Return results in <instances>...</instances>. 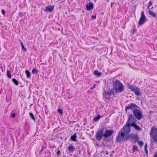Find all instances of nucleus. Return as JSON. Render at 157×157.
I'll return each mask as SVG.
<instances>
[{
	"label": "nucleus",
	"mask_w": 157,
	"mask_h": 157,
	"mask_svg": "<svg viewBox=\"0 0 157 157\" xmlns=\"http://www.w3.org/2000/svg\"><path fill=\"white\" fill-rule=\"evenodd\" d=\"M54 8V6L48 5L46 7L45 9L44 10V11L45 12H49L51 13L52 12Z\"/></svg>",
	"instance_id": "9b49d317"
},
{
	"label": "nucleus",
	"mask_w": 157,
	"mask_h": 157,
	"mask_svg": "<svg viewBox=\"0 0 157 157\" xmlns=\"http://www.w3.org/2000/svg\"><path fill=\"white\" fill-rule=\"evenodd\" d=\"M109 93H110L111 95L113 94V95H114V90H115L113 88V89H112L111 90H110L109 88Z\"/></svg>",
	"instance_id": "c85d7f7f"
},
{
	"label": "nucleus",
	"mask_w": 157,
	"mask_h": 157,
	"mask_svg": "<svg viewBox=\"0 0 157 157\" xmlns=\"http://www.w3.org/2000/svg\"><path fill=\"white\" fill-rule=\"evenodd\" d=\"M94 74L98 77H100L101 75V73L98 71L97 70H95L94 71Z\"/></svg>",
	"instance_id": "aec40b11"
},
{
	"label": "nucleus",
	"mask_w": 157,
	"mask_h": 157,
	"mask_svg": "<svg viewBox=\"0 0 157 157\" xmlns=\"http://www.w3.org/2000/svg\"><path fill=\"white\" fill-rule=\"evenodd\" d=\"M43 148H44V146H42V148H41V150H40V152H41V151H43Z\"/></svg>",
	"instance_id": "a18cd8bd"
},
{
	"label": "nucleus",
	"mask_w": 157,
	"mask_h": 157,
	"mask_svg": "<svg viewBox=\"0 0 157 157\" xmlns=\"http://www.w3.org/2000/svg\"><path fill=\"white\" fill-rule=\"evenodd\" d=\"M153 139L155 142L157 143V134L154 135L153 137Z\"/></svg>",
	"instance_id": "2f4dec72"
},
{
	"label": "nucleus",
	"mask_w": 157,
	"mask_h": 157,
	"mask_svg": "<svg viewBox=\"0 0 157 157\" xmlns=\"http://www.w3.org/2000/svg\"><path fill=\"white\" fill-rule=\"evenodd\" d=\"M94 7V5L92 2L88 3L86 6V10L88 11L92 10Z\"/></svg>",
	"instance_id": "9d476101"
},
{
	"label": "nucleus",
	"mask_w": 157,
	"mask_h": 157,
	"mask_svg": "<svg viewBox=\"0 0 157 157\" xmlns=\"http://www.w3.org/2000/svg\"><path fill=\"white\" fill-rule=\"evenodd\" d=\"M95 87V85H94L92 87H91L90 89H93Z\"/></svg>",
	"instance_id": "c03bdc74"
},
{
	"label": "nucleus",
	"mask_w": 157,
	"mask_h": 157,
	"mask_svg": "<svg viewBox=\"0 0 157 157\" xmlns=\"http://www.w3.org/2000/svg\"><path fill=\"white\" fill-rule=\"evenodd\" d=\"M2 11V13L3 14H5V10H4L2 9V11Z\"/></svg>",
	"instance_id": "58836bf2"
},
{
	"label": "nucleus",
	"mask_w": 157,
	"mask_h": 157,
	"mask_svg": "<svg viewBox=\"0 0 157 157\" xmlns=\"http://www.w3.org/2000/svg\"><path fill=\"white\" fill-rule=\"evenodd\" d=\"M132 112L134 116L138 120H141L143 117V114L141 112L137 109H134Z\"/></svg>",
	"instance_id": "7ed1b4c3"
},
{
	"label": "nucleus",
	"mask_w": 157,
	"mask_h": 157,
	"mask_svg": "<svg viewBox=\"0 0 157 157\" xmlns=\"http://www.w3.org/2000/svg\"><path fill=\"white\" fill-rule=\"evenodd\" d=\"M131 126L133 127L134 128L138 131H140L141 128L140 127L137 125L136 123H131Z\"/></svg>",
	"instance_id": "ddd939ff"
},
{
	"label": "nucleus",
	"mask_w": 157,
	"mask_h": 157,
	"mask_svg": "<svg viewBox=\"0 0 157 157\" xmlns=\"http://www.w3.org/2000/svg\"><path fill=\"white\" fill-rule=\"evenodd\" d=\"M137 142H138V144L140 146V147H141L144 144V143L142 141H139V140H138Z\"/></svg>",
	"instance_id": "c756f323"
},
{
	"label": "nucleus",
	"mask_w": 157,
	"mask_h": 157,
	"mask_svg": "<svg viewBox=\"0 0 157 157\" xmlns=\"http://www.w3.org/2000/svg\"><path fill=\"white\" fill-rule=\"evenodd\" d=\"M106 1H107V2H109V0H106Z\"/></svg>",
	"instance_id": "09e8293b"
},
{
	"label": "nucleus",
	"mask_w": 157,
	"mask_h": 157,
	"mask_svg": "<svg viewBox=\"0 0 157 157\" xmlns=\"http://www.w3.org/2000/svg\"><path fill=\"white\" fill-rule=\"evenodd\" d=\"M107 138L108 137H104L103 138V141L105 142L106 143H109L111 140H113V137H112L111 138Z\"/></svg>",
	"instance_id": "6ab92c4d"
},
{
	"label": "nucleus",
	"mask_w": 157,
	"mask_h": 157,
	"mask_svg": "<svg viewBox=\"0 0 157 157\" xmlns=\"http://www.w3.org/2000/svg\"><path fill=\"white\" fill-rule=\"evenodd\" d=\"M15 113H13L11 115V116L12 118H13L15 117Z\"/></svg>",
	"instance_id": "e433bc0d"
},
{
	"label": "nucleus",
	"mask_w": 157,
	"mask_h": 157,
	"mask_svg": "<svg viewBox=\"0 0 157 157\" xmlns=\"http://www.w3.org/2000/svg\"><path fill=\"white\" fill-rule=\"evenodd\" d=\"M154 155V157H157V152L155 153Z\"/></svg>",
	"instance_id": "37998d69"
},
{
	"label": "nucleus",
	"mask_w": 157,
	"mask_h": 157,
	"mask_svg": "<svg viewBox=\"0 0 157 157\" xmlns=\"http://www.w3.org/2000/svg\"><path fill=\"white\" fill-rule=\"evenodd\" d=\"M49 154H51V152H49Z\"/></svg>",
	"instance_id": "8fccbe9b"
},
{
	"label": "nucleus",
	"mask_w": 157,
	"mask_h": 157,
	"mask_svg": "<svg viewBox=\"0 0 157 157\" xmlns=\"http://www.w3.org/2000/svg\"><path fill=\"white\" fill-rule=\"evenodd\" d=\"M138 107L135 104L131 103L130 105L125 106V111L126 112H127L128 110H133L134 109H135L136 108H138Z\"/></svg>",
	"instance_id": "1a4fd4ad"
},
{
	"label": "nucleus",
	"mask_w": 157,
	"mask_h": 157,
	"mask_svg": "<svg viewBox=\"0 0 157 157\" xmlns=\"http://www.w3.org/2000/svg\"><path fill=\"white\" fill-rule=\"evenodd\" d=\"M21 46L22 50H24V52H26L27 49L25 48L22 42H21Z\"/></svg>",
	"instance_id": "473e14b6"
},
{
	"label": "nucleus",
	"mask_w": 157,
	"mask_h": 157,
	"mask_svg": "<svg viewBox=\"0 0 157 157\" xmlns=\"http://www.w3.org/2000/svg\"><path fill=\"white\" fill-rule=\"evenodd\" d=\"M135 117L131 114L128 117L127 122L129 124L136 123L137 121Z\"/></svg>",
	"instance_id": "0eeeda50"
},
{
	"label": "nucleus",
	"mask_w": 157,
	"mask_h": 157,
	"mask_svg": "<svg viewBox=\"0 0 157 157\" xmlns=\"http://www.w3.org/2000/svg\"><path fill=\"white\" fill-rule=\"evenodd\" d=\"M96 15H92V16H91V17H92V18H93V19H96Z\"/></svg>",
	"instance_id": "a19ab883"
},
{
	"label": "nucleus",
	"mask_w": 157,
	"mask_h": 157,
	"mask_svg": "<svg viewBox=\"0 0 157 157\" xmlns=\"http://www.w3.org/2000/svg\"><path fill=\"white\" fill-rule=\"evenodd\" d=\"M137 31V29H134L132 31V34H133L134 33L136 32Z\"/></svg>",
	"instance_id": "ea45409f"
},
{
	"label": "nucleus",
	"mask_w": 157,
	"mask_h": 157,
	"mask_svg": "<svg viewBox=\"0 0 157 157\" xmlns=\"http://www.w3.org/2000/svg\"><path fill=\"white\" fill-rule=\"evenodd\" d=\"M12 81L14 84L16 86H18L19 84L18 82L15 78H13L12 79Z\"/></svg>",
	"instance_id": "b1692460"
},
{
	"label": "nucleus",
	"mask_w": 157,
	"mask_h": 157,
	"mask_svg": "<svg viewBox=\"0 0 157 157\" xmlns=\"http://www.w3.org/2000/svg\"><path fill=\"white\" fill-rule=\"evenodd\" d=\"M23 13L20 12L19 13V16L21 17L22 16Z\"/></svg>",
	"instance_id": "4c0bfd02"
},
{
	"label": "nucleus",
	"mask_w": 157,
	"mask_h": 157,
	"mask_svg": "<svg viewBox=\"0 0 157 157\" xmlns=\"http://www.w3.org/2000/svg\"><path fill=\"white\" fill-rule=\"evenodd\" d=\"M129 139L131 141H132V140H134L133 142L136 143L139 140V137L138 136V135L135 133H131L129 135Z\"/></svg>",
	"instance_id": "39448f33"
},
{
	"label": "nucleus",
	"mask_w": 157,
	"mask_h": 157,
	"mask_svg": "<svg viewBox=\"0 0 157 157\" xmlns=\"http://www.w3.org/2000/svg\"><path fill=\"white\" fill-rule=\"evenodd\" d=\"M147 143H146L145 144V145L144 146V151H145V153L146 154V155L147 157V155H148V151H147Z\"/></svg>",
	"instance_id": "bb28decb"
},
{
	"label": "nucleus",
	"mask_w": 157,
	"mask_h": 157,
	"mask_svg": "<svg viewBox=\"0 0 157 157\" xmlns=\"http://www.w3.org/2000/svg\"><path fill=\"white\" fill-rule=\"evenodd\" d=\"M25 73L27 77L29 78L30 77L31 73L28 70H26L25 71Z\"/></svg>",
	"instance_id": "393cba45"
},
{
	"label": "nucleus",
	"mask_w": 157,
	"mask_h": 157,
	"mask_svg": "<svg viewBox=\"0 0 157 157\" xmlns=\"http://www.w3.org/2000/svg\"><path fill=\"white\" fill-rule=\"evenodd\" d=\"M114 132V131L112 129H105V133L104 134L103 137H109L112 135Z\"/></svg>",
	"instance_id": "6e6552de"
},
{
	"label": "nucleus",
	"mask_w": 157,
	"mask_h": 157,
	"mask_svg": "<svg viewBox=\"0 0 157 157\" xmlns=\"http://www.w3.org/2000/svg\"><path fill=\"white\" fill-rule=\"evenodd\" d=\"M75 147L73 145H69L68 148V151H69V153H70L71 152H73L75 151Z\"/></svg>",
	"instance_id": "a211bd4d"
},
{
	"label": "nucleus",
	"mask_w": 157,
	"mask_h": 157,
	"mask_svg": "<svg viewBox=\"0 0 157 157\" xmlns=\"http://www.w3.org/2000/svg\"><path fill=\"white\" fill-rule=\"evenodd\" d=\"M146 20V17L144 14V11H142L141 13V16L139 21V24L141 25L143 24L145 22Z\"/></svg>",
	"instance_id": "423d86ee"
},
{
	"label": "nucleus",
	"mask_w": 157,
	"mask_h": 157,
	"mask_svg": "<svg viewBox=\"0 0 157 157\" xmlns=\"http://www.w3.org/2000/svg\"><path fill=\"white\" fill-rule=\"evenodd\" d=\"M113 87L116 93H121L124 91V86L123 84L118 80L115 81L113 85Z\"/></svg>",
	"instance_id": "f03ea898"
},
{
	"label": "nucleus",
	"mask_w": 157,
	"mask_h": 157,
	"mask_svg": "<svg viewBox=\"0 0 157 157\" xmlns=\"http://www.w3.org/2000/svg\"><path fill=\"white\" fill-rule=\"evenodd\" d=\"M114 2H112L111 3V8H112L113 6V5H114Z\"/></svg>",
	"instance_id": "79ce46f5"
},
{
	"label": "nucleus",
	"mask_w": 157,
	"mask_h": 157,
	"mask_svg": "<svg viewBox=\"0 0 157 157\" xmlns=\"http://www.w3.org/2000/svg\"><path fill=\"white\" fill-rule=\"evenodd\" d=\"M102 116H101L99 114L96 117L94 118L93 121L96 122L98 121Z\"/></svg>",
	"instance_id": "5701e85b"
},
{
	"label": "nucleus",
	"mask_w": 157,
	"mask_h": 157,
	"mask_svg": "<svg viewBox=\"0 0 157 157\" xmlns=\"http://www.w3.org/2000/svg\"><path fill=\"white\" fill-rule=\"evenodd\" d=\"M104 128H102L99 130H98L96 133L95 137L97 140H101L103 137V134Z\"/></svg>",
	"instance_id": "20e7f679"
},
{
	"label": "nucleus",
	"mask_w": 157,
	"mask_h": 157,
	"mask_svg": "<svg viewBox=\"0 0 157 157\" xmlns=\"http://www.w3.org/2000/svg\"><path fill=\"white\" fill-rule=\"evenodd\" d=\"M30 118L33 120L34 122L35 121L36 119L33 113L30 112L29 113Z\"/></svg>",
	"instance_id": "4be33fe9"
},
{
	"label": "nucleus",
	"mask_w": 157,
	"mask_h": 157,
	"mask_svg": "<svg viewBox=\"0 0 157 157\" xmlns=\"http://www.w3.org/2000/svg\"><path fill=\"white\" fill-rule=\"evenodd\" d=\"M152 2L151 1H150L148 4V5H147V7L149 8L150 6H151L152 5Z\"/></svg>",
	"instance_id": "f704fd0d"
},
{
	"label": "nucleus",
	"mask_w": 157,
	"mask_h": 157,
	"mask_svg": "<svg viewBox=\"0 0 157 157\" xmlns=\"http://www.w3.org/2000/svg\"><path fill=\"white\" fill-rule=\"evenodd\" d=\"M57 112H58V113H59L60 114H62L63 113V110H62V109H61L59 108L57 109Z\"/></svg>",
	"instance_id": "72a5a7b5"
},
{
	"label": "nucleus",
	"mask_w": 157,
	"mask_h": 157,
	"mask_svg": "<svg viewBox=\"0 0 157 157\" xmlns=\"http://www.w3.org/2000/svg\"><path fill=\"white\" fill-rule=\"evenodd\" d=\"M7 75L9 78H11V75L10 74V71L7 70L6 72Z\"/></svg>",
	"instance_id": "7c9ffc66"
},
{
	"label": "nucleus",
	"mask_w": 157,
	"mask_h": 157,
	"mask_svg": "<svg viewBox=\"0 0 157 157\" xmlns=\"http://www.w3.org/2000/svg\"><path fill=\"white\" fill-rule=\"evenodd\" d=\"M32 73L33 74L37 75L38 73V71L36 68H34L32 71Z\"/></svg>",
	"instance_id": "a878e982"
},
{
	"label": "nucleus",
	"mask_w": 157,
	"mask_h": 157,
	"mask_svg": "<svg viewBox=\"0 0 157 157\" xmlns=\"http://www.w3.org/2000/svg\"><path fill=\"white\" fill-rule=\"evenodd\" d=\"M127 87L128 88H129L132 91H134L136 89V88L137 87L135 86H134L132 85H131V84H128L127 85Z\"/></svg>",
	"instance_id": "2eb2a0df"
},
{
	"label": "nucleus",
	"mask_w": 157,
	"mask_h": 157,
	"mask_svg": "<svg viewBox=\"0 0 157 157\" xmlns=\"http://www.w3.org/2000/svg\"><path fill=\"white\" fill-rule=\"evenodd\" d=\"M140 90L139 88L138 87H136L135 91H134L135 92V95L138 96L140 95L141 94V93H140Z\"/></svg>",
	"instance_id": "f3484780"
},
{
	"label": "nucleus",
	"mask_w": 157,
	"mask_h": 157,
	"mask_svg": "<svg viewBox=\"0 0 157 157\" xmlns=\"http://www.w3.org/2000/svg\"><path fill=\"white\" fill-rule=\"evenodd\" d=\"M150 134L153 136L155 135H157V128L155 127L152 128L150 132Z\"/></svg>",
	"instance_id": "4468645a"
},
{
	"label": "nucleus",
	"mask_w": 157,
	"mask_h": 157,
	"mask_svg": "<svg viewBox=\"0 0 157 157\" xmlns=\"http://www.w3.org/2000/svg\"><path fill=\"white\" fill-rule=\"evenodd\" d=\"M111 94L109 93V90L108 91H105V92L103 93V97L106 99H109L110 98V96Z\"/></svg>",
	"instance_id": "f8f14e48"
},
{
	"label": "nucleus",
	"mask_w": 157,
	"mask_h": 157,
	"mask_svg": "<svg viewBox=\"0 0 157 157\" xmlns=\"http://www.w3.org/2000/svg\"><path fill=\"white\" fill-rule=\"evenodd\" d=\"M77 137L76 133H75L73 135L71 136L70 140L74 142H77V140L76 139Z\"/></svg>",
	"instance_id": "dca6fc26"
},
{
	"label": "nucleus",
	"mask_w": 157,
	"mask_h": 157,
	"mask_svg": "<svg viewBox=\"0 0 157 157\" xmlns=\"http://www.w3.org/2000/svg\"><path fill=\"white\" fill-rule=\"evenodd\" d=\"M112 155V154H111V155H110V156H111Z\"/></svg>",
	"instance_id": "3c124183"
},
{
	"label": "nucleus",
	"mask_w": 157,
	"mask_h": 157,
	"mask_svg": "<svg viewBox=\"0 0 157 157\" xmlns=\"http://www.w3.org/2000/svg\"><path fill=\"white\" fill-rule=\"evenodd\" d=\"M60 151L59 150L58 151L56 152V154L57 156H60Z\"/></svg>",
	"instance_id": "c9c22d12"
},
{
	"label": "nucleus",
	"mask_w": 157,
	"mask_h": 157,
	"mask_svg": "<svg viewBox=\"0 0 157 157\" xmlns=\"http://www.w3.org/2000/svg\"><path fill=\"white\" fill-rule=\"evenodd\" d=\"M112 153H113V152H114V151H112Z\"/></svg>",
	"instance_id": "de8ad7c7"
},
{
	"label": "nucleus",
	"mask_w": 157,
	"mask_h": 157,
	"mask_svg": "<svg viewBox=\"0 0 157 157\" xmlns=\"http://www.w3.org/2000/svg\"><path fill=\"white\" fill-rule=\"evenodd\" d=\"M133 152H134L135 151H138V149L137 146L136 145H134L132 147Z\"/></svg>",
	"instance_id": "cd10ccee"
},
{
	"label": "nucleus",
	"mask_w": 157,
	"mask_h": 157,
	"mask_svg": "<svg viewBox=\"0 0 157 157\" xmlns=\"http://www.w3.org/2000/svg\"><path fill=\"white\" fill-rule=\"evenodd\" d=\"M131 124L126 122V124L121 129V132H119L117 136L116 140L119 143L122 142H126L129 140V133L131 131Z\"/></svg>",
	"instance_id": "f257e3e1"
},
{
	"label": "nucleus",
	"mask_w": 157,
	"mask_h": 157,
	"mask_svg": "<svg viewBox=\"0 0 157 157\" xmlns=\"http://www.w3.org/2000/svg\"><path fill=\"white\" fill-rule=\"evenodd\" d=\"M149 14L152 16V17H156V14L154 13L152 11L149 10L148 12Z\"/></svg>",
	"instance_id": "412c9836"
},
{
	"label": "nucleus",
	"mask_w": 157,
	"mask_h": 157,
	"mask_svg": "<svg viewBox=\"0 0 157 157\" xmlns=\"http://www.w3.org/2000/svg\"><path fill=\"white\" fill-rule=\"evenodd\" d=\"M103 12H102L101 13V14H103Z\"/></svg>",
	"instance_id": "49530a36"
}]
</instances>
